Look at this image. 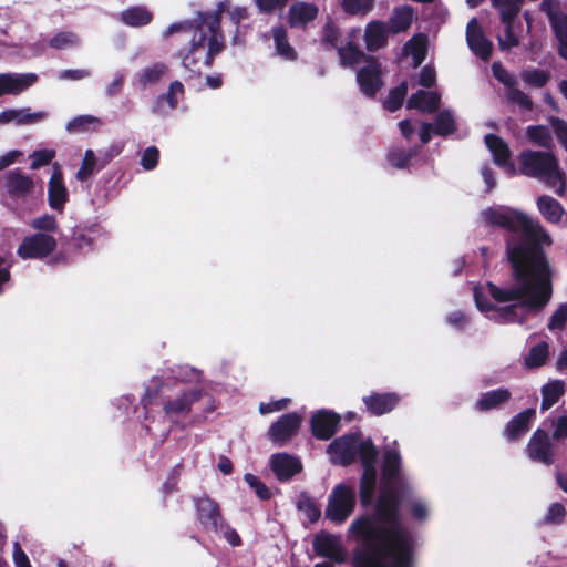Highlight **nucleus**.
<instances>
[{
	"mask_svg": "<svg viewBox=\"0 0 567 567\" xmlns=\"http://www.w3.org/2000/svg\"><path fill=\"white\" fill-rule=\"evenodd\" d=\"M482 221L507 231L506 255L513 269L514 282L497 287L488 284L487 289L498 303H509L494 308L485 305L477 292L475 300L481 311L499 322L524 321L525 309H543L553 293L551 270L543 252L551 239L542 224L520 210L507 207H488L481 213Z\"/></svg>",
	"mask_w": 567,
	"mask_h": 567,
	"instance_id": "obj_1",
	"label": "nucleus"
},
{
	"mask_svg": "<svg viewBox=\"0 0 567 567\" xmlns=\"http://www.w3.org/2000/svg\"><path fill=\"white\" fill-rule=\"evenodd\" d=\"M399 465L400 455L388 451L375 516H361L348 528L349 537L362 542L354 553L355 567H412L413 539L396 515Z\"/></svg>",
	"mask_w": 567,
	"mask_h": 567,
	"instance_id": "obj_2",
	"label": "nucleus"
},
{
	"mask_svg": "<svg viewBox=\"0 0 567 567\" xmlns=\"http://www.w3.org/2000/svg\"><path fill=\"white\" fill-rule=\"evenodd\" d=\"M223 10L224 6L220 4L217 12L203 16L197 25L190 22L173 23L163 32L164 38L175 32L192 37L190 48L186 53H181L184 68L192 72H200L203 68L210 66L214 56L221 51L223 35L219 32V23Z\"/></svg>",
	"mask_w": 567,
	"mask_h": 567,
	"instance_id": "obj_3",
	"label": "nucleus"
},
{
	"mask_svg": "<svg viewBox=\"0 0 567 567\" xmlns=\"http://www.w3.org/2000/svg\"><path fill=\"white\" fill-rule=\"evenodd\" d=\"M520 174L537 178L553 188L558 196L566 193V174L560 169L556 156L549 152L525 151L518 156Z\"/></svg>",
	"mask_w": 567,
	"mask_h": 567,
	"instance_id": "obj_4",
	"label": "nucleus"
},
{
	"mask_svg": "<svg viewBox=\"0 0 567 567\" xmlns=\"http://www.w3.org/2000/svg\"><path fill=\"white\" fill-rule=\"evenodd\" d=\"M354 486L346 483L336 485L328 496V503L324 511L327 519L336 525L343 524L355 508Z\"/></svg>",
	"mask_w": 567,
	"mask_h": 567,
	"instance_id": "obj_5",
	"label": "nucleus"
},
{
	"mask_svg": "<svg viewBox=\"0 0 567 567\" xmlns=\"http://www.w3.org/2000/svg\"><path fill=\"white\" fill-rule=\"evenodd\" d=\"M372 444L370 440L361 441L358 435L349 434L334 440L328 447L331 461L334 464L348 465L357 455L361 457L364 445Z\"/></svg>",
	"mask_w": 567,
	"mask_h": 567,
	"instance_id": "obj_6",
	"label": "nucleus"
},
{
	"mask_svg": "<svg viewBox=\"0 0 567 567\" xmlns=\"http://www.w3.org/2000/svg\"><path fill=\"white\" fill-rule=\"evenodd\" d=\"M526 453L532 461L549 466L555 463L557 446L546 431L537 429L528 441Z\"/></svg>",
	"mask_w": 567,
	"mask_h": 567,
	"instance_id": "obj_7",
	"label": "nucleus"
},
{
	"mask_svg": "<svg viewBox=\"0 0 567 567\" xmlns=\"http://www.w3.org/2000/svg\"><path fill=\"white\" fill-rule=\"evenodd\" d=\"M378 452L373 444H368L362 447L361 451V463L364 467V472L360 482V497L363 505L369 504L372 501L374 487H375V461Z\"/></svg>",
	"mask_w": 567,
	"mask_h": 567,
	"instance_id": "obj_8",
	"label": "nucleus"
},
{
	"mask_svg": "<svg viewBox=\"0 0 567 567\" xmlns=\"http://www.w3.org/2000/svg\"><path fill=\"white\" fill-rule=\"evenodd\" d=\"M56 247V240L47 234H35L23 239L18 255L23 259H38L50 255Z\"/></svg>",
	"mask_w": 567,
	"mask_h": 567,
	"instance_id": "obj_9",
	"label": "nucleus"
},
{
	"mask_svg": "<svg viewBox=\"0 0 567 567\" xmlns=\"http://www.w3.org/2000/svg\"><path fill=\"white\" fill-rule=\"evenodd\" d=\"M1 187L12 198H24L34 188V181L20 169H11L1 177Z\"/></svg>",
	"mask_w": 567,
	"mask_h": 567,
	"instance_id": "obj_10",
	"label": "nucleus"
},
{
	"mask_svg": "<svg viewBox=\"0 0 567 567\" xmlns=\"http://www.w3.org/2000/svg\"><path fill=\"white\" fill-rule=\"evenodd\" d=\"M315 551L333 563L341 564L347 559V551L341 543V537L328 533H321L313 540Z\"/></svg>",
	"mask_w": 567,
	"mask_h": 567,
	"instance_id": "obj_11",
	"label": "nucleus"
},
{
	"mask_svg": "<svg viewBox=\"0 0 567 567\" xmlns=\"http://www.w3.org/2000/svg\"><path fill=\"white\" fill-rule=\"evenodd\" d=\"M381 73L380 63L374 59H368L357 74V81L363 94L373 96L382 87Z\"/></svg>",
	"mask_w": 567,
	"mask_h": 567,
	"instance_id": "obj_12",
	"label": "nucleus"
},
{
	"mask_svg": "<svg viewBox=\"0 0 567 567\" xmlns=\"http://www.w3.org/2000/svg\"><path fill=\"white\" fill-rule=\"evenodd\" d=\"M301 424V416L297 413L282 415L268 431V435L275 443H282L295 435Z\"/></svg>",
	"mask_w": 567,
	"mask_h": 567,
	"instance_id": "obj_13",
	"label": "nucleus"
},
{
	"mask_svg": "<svg viewBox=\"0 0 567 567\" xmlns=\"http://www.w3.org/2000/svg\"><path fill=\"white\" fill-rule=\"evenodd\" d=\"M540 8L547 14L558 41L567 42V14L560 3L556 0H544Z\"/></svg>",
	"mask_w": 567,
	"mask_h": 567,
	"instance_id": "obj_14",
	"label": "nucleus"
},
{
	"mask_svg": "<svg viewBox=\"0 0 567 567\" xmlns=\"http://www.w3.org/2000/svg\"><path fill=\"white\" fill-rule=\"evenodd\" d=\"M37 81L38 75L34 73H0V96L3 94L17 95L32 86Z\"/></svg>",
	"mask_w": 567,
	"mask_h": 567,
	"instance_id": "obj_15",
	"label": "nucleus"
},
{
	"mask_svg": "<svg viewBox=\"0 0 567 567\" xmlns=\"http://www.w3.org/2000/svg\"><path fill=\"white\" fill-rule=\"evenodd\" d=\"M466 39L471 50L481 59L487 60L492 52V42L485 38L478 24V21L473 18L466 27Z\"/></svg>",
	"mask_w": 567,
	"mask_h": 567,
	"instance_id": "obj_16",
	"label": "nucleus"
},
{
	"mask_svg": "<svg viewBox=\"0 0 567 567\" xmlns=\"http://www.w3.org/2000/svg\"><path fill=\"white\" fill-rule=\"evenodd\" d=\"M485 143L493 154L494 163L505 169L509 175L516 174V168L511 159V151L505 141L501 137L488 134L485 136Z\"/></svg>",
	"mask_w": 567,
	"mask_h": 567,
	"instance_id": "obj_17",
	"label": "nucleus"
},
{
	"mask_svg": "<svg viewBox=\"0 0 567 567\" xmlns=\"http://www.w3.org/2000/svg\"><path fill=\"white\" fill-rule=\"evenodd\" d=\"M270 466L279 481H288L302 468L301 462L287 453L271 456Z\"/></svg>",
	"mask_w": 567,
	"mask_h": 567,
	"instance_id": "obj_18",
	"label": "nucleus"
},
{
	"mask_svg": "<svg viewBox=\"0 0 567 567\" xmlns=\"http://www.w3.org/2000/svg\"><path fill=\"white\" fill-rule=\"evenodd\" d=\"M339 422V415L320 411L311 419L312 433L320 440H328L336 433Z\"/></svg>",
	"mask_w": 567,
	"mask_h": 567,
	"instance_id": "obj_19",
	"label": "nucleus"
},
{
	"mask_svg": "<svg viewBox=\"0 0 567 567\" xmlns=\"http://www.w3.org/2000/svg\"><path fill=\"white\" fill-rule=\"evenodd\" d=\"M48 197L50 206L56 210H62L68 200V190L63 183L62 172L56 164L53 165V173L49 181Z\"/></svg>",
	"mask_w": 567,
	"mask_h": 567,
	"instance_id": "obj_20",
	"label": "nucleus"
},
{
	"mask_svg": "<svg viewBox=\"0 0 567 567\" xmlns=\"http://www.w3.org/2000/svg\"><path fill=\"white\" fill-rule=\"evenodd\" d=\"M198 519L208 528L217 530L224 527V520L219 513L218 505L210 498H200L197 501Z\"/></svg>",
	"mask_w": 567,
	"mask_h": 567,
	"instance_id": "obj_21",
	"label": "nucleus"
},
{
	"mask_svg": "<svg viewBox=\"0 0 567 567\" xmlns=\"http://www.w3.org/2000/svg\"><path fill=\"white\" fill-rule=\"evenodd\" d=\"M47 113L31 112L30 109L7 110L0 113V125L16 123L17 125L34 124L43 121Z\"/></svg>",
	"mask_w": 567,
	"mask_h": 567,
	"instance_id": "obj_22",
	"label": "nucleus"
},
{
	"mask_svg": "<svg viewBox=\"0 0 567 567\" xmlns=\"http://www.w3.org/2000/svg\"><path fill=\"white\" fill-rule=\"evenodd\" d=\"M537 208L540 215L551 224L561 223L566 212L563 205L551 196L542 195L537 198Z\"/></svg>",
	"mask_w": 567,
	"mask_h": 567,
	"instance_id": "obj_23",
	"label": "nucleus"
},
{
	"mask_svg": "<svg viewBox=\"0 0 567 567\" xmlns=\"http://www.w3.org/2000/svg\"><path fill=\"white\" fill-rule=\"evenodd\" d=\"M536 411L527 409L515 415L505 427V436L509 441L517 440L529 430V424L534 419Z\"/></svg>",
	"mask_w": 567,
	"mask_h": 567,
	"instance_id": "obj_24",
	"label": "nucleus"
},
{
	"mask_svg": "<svg viewBox=\"0 0 567 567\" xmlns=\"http://www.w3.org/2000/svg\"><path fill=\"white\" fill-rule=\"evenodd\" d=\"M367 49L375 51L386 43L388 27L380 21H371L368 23L364 32Z\"/></svg>",
	"mask_w": 567,
	"mask_h": 567,
	"instance_id": "obj_25",
	"label": "nucleus"
},
{
	"mask_svg": "<svg viewBox=\"0 0 567 567\" xmlns=\"http://www.w3.org/2000/svg\"><path fill=\"white\" fill-rule=\"evenodd\" d=\"M367 409L375 415L390 412L399 402L394 393L371 394L363 399Z\"/></svg>",
	"mask_w": 567,
	"mask_h": 567,
	"instance_id": "obj_26",
	"label": "nucleus"
},
{
	"mask_svg": "<svg viewBox=\"0 0 567 567\" xmlns=\"http://www.w3.org/2000/svg\"><path fill=\"white\" fill-rule=\"evenodd\" d=\"M318 14V8L307 2H296L289 9V22L291 27L305 25Z\"/></svg>",
	"mask_w": 567,
	"mask_h": 567,
	"instance_id": "obj_27",
	"label": "nucleus"
},
{
	"mask_svg": "<svg viewBox=\"0 0 567 567\" xmlns=\"http://www.w3.org/2000/svg\"><path fill=\"white\" fill-rule=\"evenodd\" d=\"M440 104V95L435 92L417 91L408 100L409 109H416L421 112L432 113Z\"/></svg>",
	"mask_w": 567,
	"mask_h": 567,
	"instance_id": "obj_28",
	"label": "nucleus"
},
{
	"mask_svg": "<svg viewBox=\"0 0 567 567\" xmlns=\"http://www.w3.org/2000/svg\"><path fill=\"white\" fill-rule=\"evenodd\" d=\"M202 395L199 390L185 392L181 398L167 403L164 406L166 413L183 414L190 410L194 402L198 401Z\"/></svg>",
	"mask_w": 567,
	"mask_h": 567,
	"instance_id": "obj_29",
	"label": "nucleus"
},
{
	"mask_svg": "<svg viewBox=\"0 0 567 567\" xmlns=\"http://www.w3.org/2000/svg\"><path fill=\"white\" fill-rule=\"evenodd\" d=\"M121 19L130 27H142L152 21L153 14L144 7H132L121 13Z\"/></svg>",
	"mask_w": 567,
	"mask_h": 567,
	"instance_id": "obj_30",
	"label": "nucleus"
},
{
	"mask_svg": "<svg viewBox=\"0 0 567 567\" xmlns=\"http://www.w3.org/2000/svg\"><path fill=\"white\" fill-rule=\"evenodd\" d=\"M511 392L507 389H498L484 393L476 402V408L480 411H487L497 408L499 404L508 401Z\"/></svg>",
	"mask_w": 567,
	"mask_h": 567,
	"instance_id": "obj_31",
	"label": "nucleus"
},
{
	"mask_svg": "<svg viewBox=\"0 0 567 567\" xmlns=\"http://www.w3.org/2000/svg\"><path fill=\"white\" fill-rule=\"evenodd\" d=\"M168 72V66L164 63H155L143 69L137 80L142 86H148L158 83Z\"/></svg>",
	"mask_w": 567,
	"mask_h": 567,
	"instance_id": "obj_32",
	"label": "nucleus"
},
{
	"mask_svg": "<svg viewBox=\"0 0 567 567\" xmlns=\"http://www.w3.org/2000/svg\"><path fill=\"white\" fill-rule=\"evenodd\" d=\"M102 125V121L93 115H78L69 121L65 128L70 133H82L86 131H95Z\"/></svg>",
	"mask_w": 567,
	"mask_h": 567,
	"instance_id": "obj_33",
	"label": "nucleus"
},
{
	"mask_svg": "<svg viewBox=\"0 0 567 567\" xmlns=\"http://www.w3.org/2000/svg\"><path fill=\"white\" fill-rule=\"evenodd\" d=\"M565 392V384L563 381H554L543 386L542 394L543 401L540 409L546 411L558 402L559 398Z\"/></svg>",
	"mask_w": 567,
	"mask_h": 567,
	"instance_id": "obj_34",
	"label": "nucleus"
},
{
	"mask_svg": "<svg viewBox=\"0 0 567 567\" xmlns=\"http://www.w3.org/2000/svg\"><path fill=\"white\" fill-rule=\"evenodd\" d=\"M413 19V11L409 7H401L394 10L390 19L391 30L394 33L405 31L410 28Z\"/></svg>",
	"mask_w": 567,
	"mask_h": 567,
	"instance_id": "obj_35",
	"label": "nucleus"
},
{
	"mask_svg": "<svg viewBox=\"0 0 567 567\" xmlns=\"http://www.w3.org/2000/svg\"><path fill=\"white\" fill-rule=\"evenodd\" d=\"M492 3L498 10L503 22H513L522 7V0H492Z\"/></svg>",
	"mask_w": 567,
	"mask_h": 567,
	"instance_id": "obj_36",
	"label": "nucleus"
},
{
	"mask_svg": "<svg viewBox=\"0 0 567 567\" xmlns=\"http://www.w3.org/2000/svg\"><path fill=\"white\" fill-rule=\"evenodd\" d=\"M408 54L412 55L414 66H419L425 59L426 41L423 35L413 37L405 45Z\"/></svg>",
	"mask_w": 567,
	"mask_h": 567,
	"instance_id": "obj_37",
	"label": "nucleus"
},
{
	"mask_svg": "<svg viewBox=\"0 0 567 567\" xmlns=\"http://www.w3.org/2000/svg\"><path fill=\"white\" fill-rule=\"evenodd\" d=\"M526 135L534 144L540 147H550L553 143L551 132L544 125L528 126Z\"/></svg>",
	"mask_w": 567,
	"mask_h": 567,
	"instance_id": "obj_38",
	"label": "nucleus"
},
{
	"mask_svg": "<svg viewBox=\"0 0 567 567\" xmlns=\"http://www.w3.org/2000/svg\"><path fill=\"white\" fill-rule=\"evenodd\" d=\"M272 35H274L277 53L285 59L293 60L295 51L289 45V43L287 41L286 30L281 27L275 28L272 30Z\"/></svg>",
	"mask_w": 567,
	"mask_h": 567,
	"instance_id": "obj_39",
	"label": "nucleus"
},
{
	"mask_svg": "<svg viewBox=\"0 0 567 567\" xmlns=\"http://www.w3.org/2000/svg\"><path fill=\"white\" fill-rule=\"evenodd\" d=\"M548 353V344L540 342L529 350L528 354L525 357V363L528 368H538L545 363Z\"/></svg>",
	"mask_w": 567,
	"mask_h": 567,
	"instance_id": "obj_40",
	"label": "nucleus"
},
{
	"mask_svg": "<svg viewBox=\"0 0 567 567\" xmlns=\"http://www.w3.org/2000/svg\"><path fill=\"white\" fill-rule=\"evenodd\" d=\"M339 55L344 65H358L361 62L367 63L369 59L365 54L352 44L339 48Z\"/></svg>",
	"mask_w": 567,
	"mask_h": 567,
	"instance_id": "obj_41",
	"label": "nucleus"
},
{
	"mask_svg": "<svg viewBox=\"0 0 567 567\" xmlns=\"http://www.w3.org/2000/svg\"><path fill=\"white\" fill-rule=\"evenodd\" d=\"M456 123L450 111H442L437 114L434 124V133L439 135H447L455 131Z\"/></svg>",
	"mask_w": 567,
	"mask_h": 567,
	"instance_id": "obj_42",
	"label": "nucleus"
},
{
	"mask_svg": "<svg viewBox=\"0 0 567 567\" xmlns=\"http://www.w3.org/2000/svg\"><path fill=\"white\" fill-rule=\"evenodd\" d=\"M375 0H342V8L349 14L365 16L373 8Z\"/></svg>",
	"mask_w": 567,
	"mask_h": 567,
	"instance_id": "obj_43",
	"label": "nucleus"
},
{
	"mask_svg": "<svg viewBox=\"0 0 567 567\" xmlns=\"http://www.w3.org/2000/svg\"><path fill=\"white\" fill-rule=\"evenodd\" d=\"M522 80L533 87H543L549 80V73L544 70L529 69L522 72Z\"/></svg>",
	"mask_w": 567,
	"mask_h": 567,
	"instance_id": "obj_44",
	"label": "nucleus"
},
{
	"mask_svg": "<svg viewBox=\"0 0 567 567\" xmlns=\"http://www.w3.org/2000/svg\"><path fill=\"white\" fill-rule=\"evenodd\" d=\"M406 92L408 84L401 83L399 86L390 91L389 96L384 102V107L390 112L398 110L402 105Z\"/></svg>",
	"mask_w": 567,
	"mask_h": 567,
	"instance_id": "obj_45",
	"label": "nucleus"
},
{
	"mask_svg": "<svg viewBox=\"0 0 567 567\" xmlns=\"http://www.w3.org/2000/svg\"><path fill=\"white\" fill-rule=\"evenodd\" d=\"M505 29L503 34L498 35V45L502 50H509L519 44V37L513 30V22H503Z\"/></svg>",
	"mask_w": 567,
	"mask_h": 567,
	"instance_id": "obj_46",
	"label": "nucleus"
},
{
	"mask_svg": "<svg viewBox=\"0 0 567 567\" xmlns=\"http://www.w3.org/2000/svg\"><path fill=\"white\" fill-rule=\"evenodd\" d=\"M506 96L508 101L514 104H517L520 109L529 111L533 109V102L528 95H526L523 91L513 85L507 89Z\"/></svg>",
	"mask_w": 567,
	"mask_h": 567,
	"instance_id": "obj_47",
	"label": "nucleus"
},
{
	"mask_svg": "<svg viewBox=\"0 0 567 567\" xmlns=\"http://www.w3.org/2000/svg\"><path fill=\"white\" fill-rule=\"evenodd\" d=\"M95 155L92 150H86L82 165L76 172V178L80 181H86L94 172L95 168Z\"/></svg>",
	"mask_w": 567,
	"mask_h": 567,
	"instance_id": "obj_48",
	"label": "nucleus"
},
{
	"mask_svg": "<svg viewBox=\"0 0 567 567\" xmlns=\"http://www.w3.org/2000/svg\"><path fill=\"white\" fill-rule=\"evenodd\" d=\"M567 323V303L560 305L551 315L548 321L550 331L563 330Z\"/></svg>",
	"mask_w": 567,
	"mask_h": 567,
	"instance_id": "obj_49",
	"label": "nucleus"
},
{
	"mask_svg": "<svg viewBox=\"0 0 567 567\" xmlns=\"http://www.w3.org/2000/svg\"><path fill=\"white\" fill-rule=\"evenodd\" d=\"M78 43V37L71 32H61L50 40V45L54 49H66Z\"/></svg>",
	"mask_w": 567,
	"mask_h": 567,
	"instance_id": "obj_50",
	"label": "nucleus"
},
{
	"mask_svg": "<svg viewBox=\"0 0 567 567\" xmlns=\"http://www.w3.org/2000/svg\"><path fill=\"white\" fill-rule=\"evenodd\" d=\"M549 123L557 141L567 152V123L559 117H551Z\"/></svg>",
	"mask_w": 567,
	"mask_h": 567,
	"instance_id": "obj_51",
	"label": "nucleus"
},
{
	"mask_svg": "<svg viewBox=\"0 0 567 567\" xmlns=\"http://www.w3.org/2000/svg\"><path fill=\"white\" fill-rule=\"evenodd\" d=\"M184 95V85L179 81H174L169 84L168 91L165 96H162V99H166L169 109H175L177 106V103L179 99Z\"/></svg>",
	"mask_w": 567,
	"mask_h": 567,
	"instance_id": "obj_52",
	"label": "nucleus"
},
{
	"mask_svg": "<svg viewBox=\"0 0 567 567\" xmlns=\"http://www.w3.org/2000/svg\"><path fill=\"white\" fill-rule=\"evenodd\" d=\"M55 156V152L53 150H39L34 151L31 154L32 163L31 168L38 169L47 164H49Z\"/></svg>",
	"mask_w": 567,
	"mask_h": 567,
	"instance_id": "obj_53",
	"label": "nucleus"
},
{
	"mask_svg": "<svg viewBox=\"0 0 567 567\" xmlns=\"http://www.w3.org/2000/svg\"><path fill=\"white\" fill-rule=\"evenodd\" d=\"M175 373V378L182 382H197L202 378V372L199 370L188 365H179Z\"/></svg>",
	"mask_w": 567,
	"mask_h": 567,
	"instance_id": "obj_54",
	"label": "nucleus"
},
{
	"mask_svg": "<svg viewBox=\"0 0 567 567\" xmlns=\"http://www.w3.org/2000/svg\"><path fill=\"white\" fill-rule=\"evenodd\" d=\"M566 515L565 507L559 503H554L549 506L548 513L545 516L544 522L546 524H559L564 520Z\"/></svg>",
	"mask_w": 567,
	"mask_h": 567,
	"instance_id": "obj_55",
	"label": "nucleus"
},
{
	"mask_svg": "<svg viewBox=\"0 0 567 567\" xmlns=\"http://www.w3.org/2000/svg\"><path fill=\"white\" fill-rule=\"evenodd\" d=\"M245 482L255 489L256 494L261 499H268L270 497V492L268 487L261 483L255 475L246 474L244 476Z\"/></svg>",
	"mask_w": 567,
	"mask_h": 567,
	"instance_id": "obj_56",
	"label": "nucleus"
},
{
	"mask_svg": "<svg viewBox=\"0 0 567 567\" xmlns=\"http://www.w3.org/2000/svg\"><path fill=\"white\" fill-rule=\"evenodd\" d=\"M158 156L159 153L155 146L147 147L142 156V166L147 171L155 168L158 162Z\"/></svg>",
	"mask_w": 567,
	"mask_h": 567,
	"instance_id": "obj_57",
	"label": "nucleus"
},
{
	"mask_svg": "<svg viewBox=\"0 0 567 567\" xmlns=\"http://www.w3.org/2000/svg\"><path fill=\"white\" fill-rule=\"evenodd\" d=\"M492 69H493L494 76L499 82L505 84L507 86V89L517 84L516 79L511 73H508L501 64L494 63Z\"/></svg>",
	"mask_w": 567,
	"mask_h": 567,
	"instance_id": "obj_58",
	"label": "nucleus"
},
{
	"mask_svg": "<svg viewBox=\"0 0 567 567\" xmlns=\"http://www.w3.org/2000/svg\"><path fill=\"white\" fill-rule=\"evenodd\" d=\"M31 226L34 229L52 231L56 228V221L52 215H43L32 220Z\"/></svg>",
	"mask_w": 567,
	"mask_h": 567,
	"instance_id": "obj_59",
	"label": "nucleus"
},
{
	"mask_svg": "<svg viewBox=\"0 0 567 567\" xmlns=\"http://www.w3.org/2000/svg\"><path fill=\"white\" fill-rule=\"evenodd\" d=\"M412 154L404 151H394L389 155V162L392 166L403 168L408 165Z\"/></svg>",
	"mask_w": 567,
	"mask_h": 567,
	"instance_id": "obj_60",
	"label": "nucleus"
},
{
	"mask_svg": "<svg viewBox=\"0 0 567 567\" xmlns=\"http://www.w3.org/2000/svg\"><path fill=\"white\" fill-rule=\"evenodd\" d=\"M289 402H290L289 399H281V400L272 401V402H269V403H260L259 412L261 414H268V413L281 411L285 408H287Z\"/></svg>",
	"mask_w": 567,
	"mask_h": 567,
	"instance_id": "obj_61",
	"label": "nucleus"
},
{
	"mask_svg": "<svg viewBox=\"0 0 567 567\" xmlns=\"http://www.w3.org/2000/svg\"><path fill=\"white\" fill-rule=\"evenodd\" d=\"M435 80H436V73L433 68L426 65L421 70L420 76H419V83L422 86L431 87L432 85H434Z\"/></svg>",
	"mask_w": 567,
	"mask_h": 567,
	"instance_id": "obj_62",
	"label": "nucleus"
},
{
	"mask_svg": "<svg viewBox=\"0 0 567 567\" xmlns=\"http://www.w3.org/2000/svg\"><path fill=\"white\" fill-rule=\"evenodd\" d=\"M13 560L16 567H32L25 553L20 547L19 543H14L13 546Z\"/></svg>",
	"mask_w": 567,
	"mask_h": 567,
	"instance_id": "obj_63",
	"label": "nucleus"
},
{
	"mask_svg": "<svg viewBox=\"0 0 567 567\" xmlns=\"http://www.w3.org/2000/svg\"><path fill=\"white\" fill-rule=\"evenodd\" d=\"M553 436L556 440L567 437V415H563L557 419Z\"/></svg>",
	"mask_w": 567,
	"mask_h": 567,
	"instance_id": "obj_64",
	"label": "nucleus"
}]
</instances>
